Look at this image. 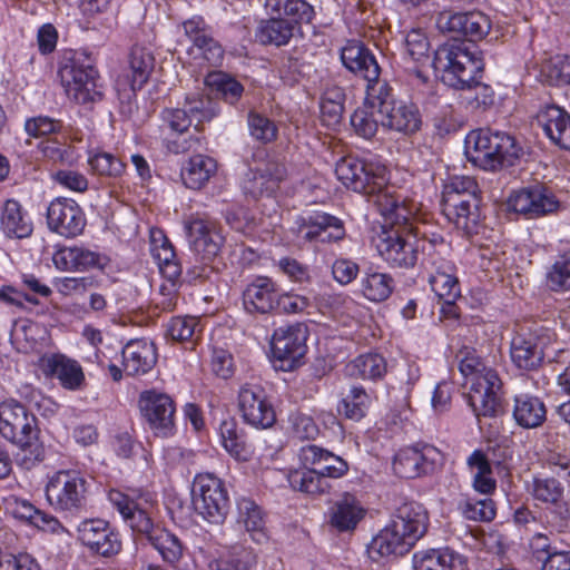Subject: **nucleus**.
<instances>
[{
    "mask_svg": "<svg viewBox=\"0 0 570 570\" xmlns=\"http://www.w3.org/2000/svg\"><path fill=\"white\" fill-rule=\"evenodd\" d=\"M335 175L347 188L366 195L390 224L382 226L373 239L380 256L393 267H413L420 253V238L412 223L417 207L386 186V167L348 156L336 163Z\"/></svg>",
    "mask_w": 570,
    "mask_h": 570,
    "instance_id": "f257e3e1",
    "label": "nucleus"
},
{
    "mask_svg": "<svg viewBox=\"0 0 570 570\" xmlns=\"http://www.w3.org/2000/svg\"><path fill=\"white\" fill-rule=\"evenodd\" d=\"M429 514L417 502H404L396 508L390 522L372 539L368 554L373 560L407 553L426 533Z\"/></svg>",
    "mask_w": 570,
    "mask_h": 570,
    "instance_id": "f03ea898",
    "label": "nucleus"
},
{
    "mask_svg": "<svg viewBox=\"0 0 570 570\" xmlns=\"http://www.w3.org/2000/svg\"><path fill=\"white\" fill-rule=\"evenodd\" d=\"M0 433L17 446L13 456L19 466L30 470L43 459L36 416L13 399L0 403Z\"/></svg>",
    "mask_w": 570,
    "mask_h": 570,
    "instance_id": "7ed1b4c3",
    "label": "nucleus"
},
{
    "mask_svg": "<svg viewBox=\"0 0 570 570\" xmlns=\"http://www.w3.org/2000/svg\"><path fill=\"white\" fill-rule=\"evenodd\" d=\"M459 368L465 377L466 399L474 415L495 417L502 413V382L497 371L472 353L461 358Z\"/></svg>",
    "mask_w": 570,
    "mask_h": 570,
    "instance_id": "20e7f679",
    "label": "nucleus"
},
{
    "mask_svg": "<svg viewBox=\"0 0 570 570\" xmlns=\"http://www.w3.org/2000/svg\"><path fill=\"white\" fill-rule=\"evenodd\" d=\"M432 66L445 85L465 89L481 75L484 62L481 51L473 42L454 40L435 50Z\"/></svg>",
    "mask_w": 570,
    "mask_h": 570,
    "instance_id": "39448f33",
    "label": "nucleus"
},
{
    "mask_svg": "<svg viewBox=\"0 0 570 570\" xmlns=\"http://www.w3.org/2000/svg\"><path fill=\"white\" fill-rule=\"evenodd\" d=\"M269 19L262 20L255 37L263 45L285 46L298 30L301 22H311L313 7L304 0H265Z\"/></svg>",
    "mask_w": 570,
    "mask_h": 570,
    "instance_id": "423d86ee",
    "label": "nucleus"
},
{
    "mask_svg": "<svg viewBox=\"0 0 570 570\" xmlns=\"http://www.w3.org/2000/svg\"><path fill=\"white\" fill-rule=\"evenodd\" d=\"M556 334L542 326L522 327L515 331L510 346L513 364L522 370H534L547 358L548 362L570 363V350L556 347Z\"/></svg>",
    "mask_w": 570,
    "mask_h": 570,
    "instance_id": "0eeeda50",
    "label": "nucleus"
},
{
    "mask_svg": "<svg viewBox=\"0 0 570 570\" xmlns=\"http://www.w3.org/2000/svg\"><path fill=\"white\" fill-rule=\"evenodd\" d=\"M465 154L475 166L484 170H497L503 166H512L520 157L521 148L505 132L478 129L466 136Z\"/></svg>",
    "mask_w": 570,
    "mask_h": 570,
    "instance_id": "6e6552de",
    "label": "nucleus"
},
{
    "mask_svg": "<svg viewBox=\"0 0 570 570\" xmlns=\"http://www.w3.org/2000/svg\"><path fill=\"white\" fill-rule=\"evenodd\" d=\"M90 483L73 469H61L48 475L45 495L48 504L59 513L76 514L87 505Z\"/></svg>",
    "mask_w": 570,
    "mask_h": 570,
    "instance_id": "1a4fd4ad",
    "label": "nucleus"
},
{
    "mask_svg": "<svg viewBox=\"0 0 570 570\" xmlns=\"http://www.w3.org/2000/svg\"><path fill=\"white\" fill-rule=\"evenodd\" d=\"M195 512L212 524H222L229 511V495L222 479L204 472L195 475L191 484Z\"/></svg>",
    "mask_w": 570,
    "mask_h": 570,
    "instance_id": "9d476101",
    "label": "nucleus"
},
{
    "mask_svg": "<svg viewBox=\"0 0 570 570\" xmlns=\"http://www.w3.org/2000/svg\"><path fill=\"white\" fill-rule=\"evenodd\" d=\"M289 233L298 245L305 243H333L345 237L343 222L324 212H304L295 216Z\"/></svg>",
    "mask_w": 570,
    "mask_h": 570,
    "instance_id": "9b49d317",
    "label": "nucleus"
},
{
    "mask_svg": "<svg viewBox=\"0 0 570 570\" xmlns=\"http://www.w3.org/2000/svg\"><path fill=\"white\" fill-rule=\"evenodd\" d=\"M59 76L66 95L73 101L87 104L101 97L98 72L86 59H68L60 66Z\"/></svg>",
    "mask_w": 570,
    "mask_h": 570,
    "instance_id": "f8f14e48",
    "label": "nucleus"
},
{
    "mask_svg": "<svg viewBox=\"0 0 570 570\" xmlns=\"http://www.w3.org/2000/svg\"><path fill=\"white\" fill-rule=\"evenodd\" d=\"M443 463L442 452L432 444L416 443L400 449L393 458L392 468L396 475L414 479L433 473Z\"/></svg>",
    "mask_w": 570,
    "mask_h": 570,
    "instance_id": "ddd939ff",
    "label": "nucleus"
},
{
    "mask_svg": "<svg viewBox=\"0 0 570 570\" xmlns=\"http://www.w3.org/2000/svg\"><path fill=\"white\" fill-rule=\"evenodd\" d=\"M138 407L142 419L156 436L169 438L176 432V406L170 395L146 390L140 393Z\"/></svg>",
    "mask_w": 570,
    "mask_h": 570,
    "instance_id": "4468645a",
    "label": "nucleus"
},
{
    "mask_svg": "<svg viewBox=\"0 0 570 570\" xmlns=\"http://www.w3.org/2000/svg\"><path fill=\"white\" fill-rule=\"evenodd\" d=\"M438 252H429L422 259L423 266L430 272L429 283L432 291L446 303H453L460 296V285L455 265L446 259L449 245L440 239Z\"/></svg>",
    "mask_w": 570,
    "mask_h": 570,
    "instance_id": "2eb2a0df",
    "label": "nucleus"
},
{
    "mask_svg": "<svg viewBox=\"0 0 570 570\" xmlns=\"http://www.w3.org/2000/svg\"><path fill=\"white\" fill-rule=\"evenodd\" d=\"M108 500L134 532L148 539L158 528L144 505V503L151 502L149 494L136 493L134 491L124 493L112 489L108 492Z\"/></svg>",
    "mask_w": 570,
    "mask_h": 570,
    "instance_id": "dca6fc26",
    "label": "nucleus"
},
{
    "mask_svg": "<svg viewBox=\"0 0 570 570\" xmlns=\"http://www.w3.org/2000/svg\"><path fill=\"white\" fill-rule=\"evenodd\" d=\"M186 37L191 41L187 53L198 66H218L224 58V49L213 37L210 27L202 17H193L183 23Z\"/></svg>",
    "mask_w": 570,
    "mask_h": 570,
    "instance_id": "f3484780",
    "label": "nucleus"
},
{
    "mask_svg": "<svg viewBox=\"0 0 570 570\" xmlns=\"http://www.w3.org/2000/svg\"><path fill=\"white\" fill-rule=\"evenodd\" d=\"M307 330L302 324L281 326L273 333L271 350L283 371L294 370L305 355Z\"/></svg>",
    "mask_w": 570,
    "mask_h": 570,
    "instance_id": "a211bd4d",
    "label": "nucleus"
},
{
    "mask_svg": "<svg viewBox=\"0 0 570 570\" xmlns=\"http://www.w3.org/2000/svg\"><path fill=\"white\" fill-rule=\"evenodd\" d=\"M77 538L91 553L110 558L121 550L119 533L100 518L85 519L77 525Z\"/></svg>",
    "mask_w": 570,
    "mask_h": 570,
    "instance_id": "6ab92c4d",
    "label": "nucleus"
},
{
    "mask_svg": "<svg viewBox=\"0 0 570 570\" xmlns=\"http://www.w3.org/2000/svg\"><path fill=\"white\" fill-rule=\"evenodd\" d=\"M560 200L543 185H535L513 191L508 198V208L533 219L559 210Z\"/></svg>",
    "mask_w": 570,
    "mask_h": 570,
    "instance_id": "aec40b11",
    "label": "nucleus"
},
{
    "mask_svg": "<svg viewBox=\"0 0 570 570\" xmlns=\"http://www.w3.org/2000/svg\"><path fill=\"white\" fill-rule=\"evenodd\" d=\"M238 407L244 421L256 429L271 428L276 421L275 410L258 384L245 383L240 386Z\"/></svg>",
    "mask_w": 570,
    "mask_h": 570,
    "instance_id": "412c9836",
    "label": "nucleus"
},
{
    "mask_svg": "<svg viewBox=\"0 0 570 570\" xmlns=\"http://www.w3.org/2000/svg\"><path fill=\"white\" fill-rule=\"evenodd\" d=\"M48 228L66 238L80 235L86 226L81 207L71 198L58 197L47 208Z\"/></svg>",
    "mask_w": 570,
    "mask_h": 570,
    "instance_id": "4be33fe9",
    "label": "nucleus"
},
{
    "mask_svg": "<svg viewBox=\"0 0 570 570\" xmlns=\"http://www.w3.org/2000/svg\"><path fill=\"white\" fill-rule=\"evenodd\" d=\"M436 26L442 32L468 37L470 42L482 39L491 28L489 18L480 11H443L436 18Z\"/></svg>",
    "mask_w": 570,
    "mask_h": 570,
    "instance_id": "5701e85b",
    "label": "nucleus"
},
{
    "mask_svg": "<svg viewBox=\"0 0 570 570\" xmlns=\"http://www.w3.org/2000/svg\"><path fill=\"white\" fill-rule=\"evenodd\" d=\"M190 249L203 259L215 257L224 243L218 225L209 219L194 218L185 224Z\"/></svg>",
    "mask_w": 570,
    "mask_h": 570,
    "instance_id": "b1692460",
    "label": "nucleus"
},
{
    "mask_svg": "<svg viewBox=\"0 0 570 570\" xmlns=\"http://www.w3.org/2000/svg\"><path fill=\"white\" fill-rule=\"evenodd\" d=\"M55 267L60 272H86L91 268L104 269L108 258L104 254L82 246H65L52 256Z\"/></svg>",
    "mask_w": 570,
    "mask_h": 570,
    "instance_id": "393cba45",
    "label": "nucleus"
},
{
    "mask_svg": "<svg viewBox=\"0 0 570 570\" xmlns=\"http://www.w3.org/2000/svg\"><path fill=\"white\" fill-rule=\"evenodd\" d=\"M279 286L267 276L253 278L243 291V305L248 313L266 314L276 309Z\"/></svg>",
    "mask_w": 570,
    "mask_h": 570,
    "instance_id": "a878e982",
    "label": "nucleus"
},
{
    "mask_svg": "<svg viewBox=\"0 0 570 570\" xmlns=\"http://www.w3.org/2000/svg\"><path fill=\"white\" fill-rule=\"evenodd\" d=\"M380 124L386 130L410 136L420 130L422 119L416 105L395 100L387 109H382Z\"/></svg>",
    "mask_w": 570,
    "mask_h": 570,
    "instance_id": "bb28decb",
    "label": "nucleus"
},
{
    "mask_svg": "<svg viewBox=\"0 0 570 570\" xmlns=\"http://www.w3.org/2000/svg\"><path fill=\"white\" fill-rule=\"evenodd\" d=\"M298 459L303 466H314L326 480L343 478L350 469L343 458L316 444L302 446Z\"/></svg>",
    "mask_w": 570,
    "mask_h": 570,
    "instance_id": "cd10ccee",
    "label": "nucleus"
},
{
    "mask_svg": "<svg viewBox=\"0 0 570 570\" xmlns=\"http://www.w3.org/2000/svg\"><path fill=\"white\" fill-rule=\"evenodd\" d=\"M39 366L46 375L56 377L67 390H79L85 382L80 364L63 354H46L40 357Z\"/></svg>",
    "mask_w": 570,
    "mask_h": 570,
    "instance_id": "c85d7f7f",
    "label": "nucleus"
},
{
    "mask_svg": "<svg viewBox=\"0 0 570 570\" xmlns=\"http://www.w3.org/2000/svg\"><path fill=\"white\" fill-rule=\"evenodd\" d=\"M285 174L286 170L282 164L268 160L259 164L255 169H249L243 181V189L254 197L269 196L277 189Z\"/></svg>",
    "mask_w": 570,
    "mask_h": 570,
    "instance_id": "c756f323",
    "label": "nucleus"
},
{
    "mask_svg": "<svg viewBox=\"0 0 570 570\" xmlns=\"http://www.w3.org/2000/svg\"><path fill=\"white\" fill-rule=\"evenodd\" d=\"M0 232L8 239H24L32 235L31 215L17 199H7L1 205Z\"/></svg>",
    "mask_w": 570,
    "mask_h": 570,
    "instance_id": "7c9ffc66",
    "label": "nucleus"
},
{
    "mask_svg": "<svg viewBox=\"0 0 570 570\" xmlns=\"http://www.w3.org/2000/svg\"><path fill=\"white\" fill-rule=\"evenodd\" d=\"M365 509L358 499L351 494H342L328 510L331 527L340 532L353 531L365 515Z\"/></svg>",
    "mask_w": 570,
    "mask_h": 570,
    "instance_id": "2f4dec72",
    "label": "nucleus"
},
{
    "mask_svg": "<svg viewBox=\"0 0 570 570\" xmlns=\"http://www.w3.org/2000/svg\"><path fill=\"white\" fill-rule=\"evenodd\" d=\"M122 366L126 374L135 376L149 372L156 364L155 345L146 340H132L122 348Z\"/></svg>",
    "mask_w": 570,
    "mask_h": 570,
    "instance_id": "473e14b6",
    "label": "nucleus"
},
{
    "mask_svg": "<svg viewBox=\"0 0 570 570\" xmlns=\"http://www.w3.org/2000/svg\"><path fill=\"white\" fill-rule=\"evenodd\" d=\"M479 196H469V199L452 200L442 205V212L450 223L465 234L476 232L481 220Z\"/></svg>",
    "mask_w": 570,
    "mask_h": 570,
    "instance_id": "72a5a7b5",
    "label": "nucleus"
},
{
    "mask_svg": "<svg viewBox=\"0 0 570 570\" xmlns=\"http://www.w3.org/2000/svg\"><path fill=\"white\" fill-rule=\"evenodd\" d=\"M343 65L361 77L374 79L381 75V68L374 55L358 41H348L341 51Z\"/></svg>",
    "mask_w": 570,
    "mask_h": 570,
    "instance_id": "f704fd0d",
    "label": "nucleus"
},
{
    "mask_svg": "<svg viewBox=\"0 0 570 570\" xmlns=\"http://www.w3.org/2000/svg\"><path fill=\"white\" fill-rule=\"evenodd\" d=\"M237 523L249 534L257 544H264L269 535L266 528V518L262 508L248 498L237 501Z\"/></svg>",
    "mask_w": 570,
    "mask_h": 570,
    "instance_id": "c9c22d12",
    "label": "nucleus"
},
{
    "mask_svg": "<svg viewBox=\"0 0 570 570\" xmlns=\"http://www.w3.org/2000/svg\"><path fill=\"white\" fill-rule=\"evenodd\" d=\"M150 253L165 279L178 281L181 266L169 239L161 230H153L150 235Z\"/></svg>",
    "mask_w": 570,
    "mask_h": 570,
    "instance_id": "e433bc0d",
    "label": "nucleus"
},
{
    "mask_svg": "<svg viewBox=\"0 0 570 570\" xmlns=\"http://www.w3.org/2000/svg\"><path fill=\"white\" fill-rule=\"evenodd\" d=\"M217 171V163L214 158L197 154L189 157L180 168L183 184L194 190L203 188Z\"/></svg>",
    "mask_w": 570,
    "mask_h": 570,
    "instance_id": "4c0bfd02",
    "label": "nucleus"
},
{
    "mask_svg": "<svg viewBox=\"0 0 570 570\" xmlns=\"http://www.w3.org/2000/svg\"><path fill=\"white\" fill-rule=\"evenodd\" d=\"M415 570H465L463 556L451 549H431L417 552L413 558Z\"/></svg>",
    "mask_w": 570,
    "mask_h": 570,
    "instance_id": "58836bf2",
    "label": "nucleus"
},
{
    "mask_svg": "<svg viewBox=\"0 0 570 570\" xmlns=\"http://www.w3.org/2000/svg\"><path fill=\"white\" fill-rule=\"evenodd\" d=\"M147 540L159 553L161 560L169 566L178 564L185 554V544L175 533L165 528L158 527Z\"/></svg>",
    "mask_w": 570,
    "mask_h": 570,
    "instance_id": "ea45409f",
    "label": "nucleus"
},
{
    "mask_svg": "<svg viewBox=\"0 0 570 570\" xmlns=\"http://www.w3.org/2000/svg\"><path fill=\"white\" fill-rule=\"evenodd\" d=\"M546 406L539 397L529 394L514 397L513 416L519 425L528 429L537 428L546 420Z\"/></svg>",
    "mask_w": 570,
    "mask_h": 570,
    "instance_id": "a19ab883",
    "label": "nucleus"
},
{
    "mask_svg": "<svg viewBox=\"0 0 570 570\" xmlns=\"http://www.w3.org/2000/svg\"><path fill=\"white\" fill-rule=\"evenodd\" d=\"M466 466L472 476L473 489L482 494H490L495 490V480L492 478V468L487 454L474 450L466 458Z\"/></svg>",
    "mask_w": 570,
    "mask_h": 570,
    "instance_id": "79ce46f5",
    "label": "nucleus"
},
{
    "mask_svg": "<svg viewBox=\"0 0 570 570\" xmlns=\"http://www.w3.org/2000/svg\"><path fill=\"white\" fill-rule=\"evenodd\" d=\"M220 443L230 456L240 462L249 461L254 454L253 446L237 431V423L229 419L219 425Z\"/></svg>",
    "mask_w": 570,
    "mask_h": 570,
    "instance_id": "37998d69",
    "label": "nucleus"
},
{
    "mask_svg": "<svg viewBox=\"0 0 570 570\" xmlns=\"http://www.w3.org/2000/svg\"><path fill=\"white\" fill-rule=\"evenodd\" d=\"M348 375L363 380L376 381L387 372L385 358L377 353H367L355 357L346 365Z\"/></svg>",
    "mask_w": 570,
    "mask_h": 570,
    "instance_id": "c03bdc74",
    "label": "nucleus"
},
{
    "mask_svg": "<svg viewBox=\"0 0 570 570\" xmlns=\"http://www.w3.org/2000/svg\"><path fill=\"white\" fill-rule=\"evenodd\" d=\"M257 557L252 548L244 546L233 547L224 557L212 560L209 570H253Z\"/></svg>",
    "mask_w": 570,
    "mask_h": 570,
    "instance_id": "a18cd8bd",
    "label": "nucleus"
},
{
    "mask_svg": "<svg viewBox=\"0 0 570 570\" xmlns=\"http://www.w3.org/2000/svg\"><path fill=\"white\" fill-rule=\"evenodd\" d=\"M288 482L294 490L308 494H322L331 488L328 481L314 466L292 471L288 474Z\"/></svg>",
    "mask_w": 570,
    "mask_h": 570,
    "instance_id": "49530a36",
    "label": "nucleus"
},
{
    "mask_svg": "<svg viewBox=\"0 0 570 570\" xmlns=\"http://www.w3.org/2000/svg\"><path fill=\"white\" fill-rule=\"evenodd\" d=\"M345 94L343 88L331 85L323 92L320 109L324 125L335 126L340 124L344 111Z\"/></svg>",
    "mask_w": 570,
    "mask_h": 570,
    "instance_id": "de8ad7c7",
    "label": "nucleus"
},
{
    "mask_svg": "<svg viewBox=\"0 0 570 570\" xmlns=\"http://www.w3.org/2000/svg\"><path fill=\"white\" fill-rule=\"evenodd\" d=\"M155 58L153 53L142 47H134L129 57L131 71L130 89H140L148 80L154 69Z\"/></svg>",
    "mask_w": 570,
    "mask_h": 570,
    "instance_id": "09e8293b",
    "label": "nucleus"
},
{
    "mask_svg": "<svg viewBox=\"0 0 570 570\" xmlns=\"http://www.w3.org/2000/svg\"><path fill=\"white\" fill-rule=\"evenodd\" d=\"M570 121V116L557 106H547L539 111L537 122L542 128L547 137L556 145L560 139V134Z\"/></svg>",
    "mask_w": 570,
    "mask_h": 570,
    "instance_id": "8fccbe9b",
    "label": "nucleus"
},
{
    "mask_svg": "<svg viewBox=\"0 0 570 570\" xmlns=\"http://www.w3.org/2000/svg\"><path fill=\"white\" fill-rule=\"evenodd\" d=\"M205 82L213 91L232 105L238 101L244 91L240 82L222 71L208 73Z\"/></svg>",
    "mask_w": 570,
    "mask_h": 570,
    "instance_id": "3c124183",
    "label": "nucleus"
},
{
    "mask_svg": "<svg viewBox=\"0 0 570 570\" xmlns=\"http://www.w3.org/2000/svg\"><path fill=\"white\" fill-rule=\"evenodd\" d=\"M393 287V278L385 273L375 272L362 278V293L372 302H383L389 298Z\"/></svg>",
    "mask_w": 570,
    "mask_h": 570,
    "instance_id": "603ef678",
    "label": "nucleus"
},
{
    "mask_svg": "<svg viewBox=\"0 0 570 570\" xmlns=\"http://www.w3.org/2000/svg\"><path fill=\"white\" fill-rule=\"evenodd\" d=\"M479 186L470 176H452L443 186L442 205L450 202L469 199V196H478Z\"/></svg>",
    "mask_w": 570,
    "mask_h": 570,
    "instance_id": "864d4df0",
    "label": "nucleus"
},
{
    "mask_svg": "<svg viewBox=\"0 0 570 570\" xmlns=\"http://www.w3.org/2000/svg\"><path fill=\"white\" fill-rule=\"evenodd\" d=\"M364 80L366 81L364 106L382 115V109H387L394 101L391 96V88L385 80L380 78V75L374 79L365 78Z\"/></svg>",
    "mask_w": 570,
    "mask_h": 570,
    "instance_id": "5fc2aeb1",
    "label": "nucleus"
},
{
    "mask_svg": "<svg viewBox=\"0 0 570 570\" xmlns=\"http://www.w3.org/2000/svg\"><path fill=\"white\" fill-rule=\"evenodd\" d=\"M371 396L362 386H352L348 394L342 400L338 411L347 419L360 421L370 407Z\"/></svg>",
    "mask_w": 570,
    "mask_h": 570,
    "instance_id": "6e6d98bb",
    "label": "nucleus"
},
{
    "mask_svg": "<svg viewBox=\"0 0 570 570\" xmlns=\"http://www.w3.org/2000/svg\"><path fill=\"white\" fill-rule=\"evenodd\" d=\"M184 106L188 115L191 116V121H209L219 114L217 102L202 94L188 95L185 99Z\"/></svg>",
    "mask_w": 570,
    "mask_h": 570,
    "instance_id": "4d7b16f0",
    "label": "nucleus"
},
{
    "mask_svg": "<svg viewBox=\"0 0 570 570\" xmlns=\"http://www.w3.org/2000/svg\"><path fill=\"white\" fill-rule=\"evenodd\" d=\"M404 55L414 62L429 60L430 42L421 29L410 30L403 42Z\"/></svg>",
    "mask_w": 570,
    "mask_h": 570,
    "instance_id": "13d9d810",
    "label": "nucleus"
},
{
    "mask_svg": "<svg viewBox=\"0 0 570 570\" xmlns=\"http://www.w3.org/2000/svg\"><path fill=\"white\" fill-rule=\"evenodd\" d=\"M88 164L94 173L107 177H120L125 171V164L110 153L99 151L88 157Z\"/></svg>",
    "mask_w": 570,
    "mask_h": 570,
    "instance_id": "bf43d9fd",
    "label": "nucleus"
},
{
    "mask_svg": "<svg viewBox=\"0 0 570 570\" xmlns=\"http://www.w3.org/2000/svg\"><path fill=\"white\" fill-rule=\"evenodd\" d=\"M531 494L540 502L557 504L563 497V487L552 478H534Z\"/></svg>",
    "mask_w": 570,
    "mask_h": 570,
    "instance_id": "052dcab7",
    "label": "nucleus"
},
{
    "mask_svg": "<svg viewBox=\"0 0 570 570\" xmlns=\"http://www.w3.org/2000/svg\"><path fill=\"white\" fill-rule=\"evenodd\" d=\"M199 322L193 316L173 317L166 328V335L176 342L193 341L197 334Z\"/></svg>",
    "mask_w": 570,
    "mask_h": 570,
    "instance_id": "680f3d73",
    "label": "nucleus"
},
{
    "mask_svg": "<svg viewBox=\"0 0 570 570\" xmlns=\"http://www.w3.org/2000/svg\"><path fill=\"white\" fill-rule=\"evenodd\" d=\"M374 109L363 106L351 116V125L355 134L365 139L373 138L379 129V121L374 117Z\"/></svg>",
    "mask_w": 570,
    "mask_h": 570,
    "instance_id": "e2e57ef3",
    "label": "nucleus"
},
{
    "mask_svg": "<svg viewBox=\"0 0 570 570\" xmlns=\"http://www.w3.org/2000/svg\"><path fill=\"white\" fill-rule=\"evenodd\" d=\"M6 511L11 514L14 519L27 522L35 525V522L39 518L40 510L37 509L30 501L18 498L16 495H9L4 499Z\"/></svg>",
    "mask_w": 570,
    "mask_h": 570,
    "instance_id": "0e129e2a",
    "label": "nucleus"
},
{
    "mask_svg": "<svg viewBox=\"0 0 570 570\" xmlns=\"http://www.w3.org/2000/svg\"><path fill=\"white\" fill-rule=\"evenodd\" d=\"M547 284L556 292L570 291V254L556 261L547 274Z\"/></svg>",
    "mask_w": 570,
    "mask_h": 570,
    "instance_id": "69168bd1",
    "label": "nucleus"
},
{
    "mask_svg": "<svg viewBox=\"0 0 570 570\" xmlns=\"http://www.w3.org/2000/svg\"><path fill=\"white\" fill-rule=\"evenodd\" d=\"M248 129L254 139L264 144L274 140L277 135L276 125L267 117L254 111L248 115Z\"/></svg>",
    "mask_w": 570,
    "mask_h": 570,
    "instance_id": "338daca9",
    "label": "nucleus"
},
{
    "mask_svg": "<svg viewBox=\"0 0 570 570\" xmlns=\"http://www.w3.org/2000/svg\"><path fill=\"white\" fill-rule=\"evenodd\" d=\"M463 90L465 91L463 99L472 109H487L494 102L493 89L476 79L470 88Z\"/></svg>",
    "mask_w": 570,
    "mask_h": 570,
    "instance_id": "774afa93",
    "label": "nucleus"
}]
</instances>
